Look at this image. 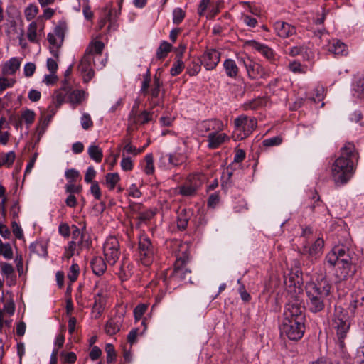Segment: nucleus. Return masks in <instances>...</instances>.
<instances>
[{"label": "nucleus", "instance_id": "obj_1", "mask_svg": "<svg viewBox=\"0 0 364 364\" xmlns=\"http://www.w3.org/2000/svg\"><path fill=\"white\" fill-rule=\"evenodd\" d=\"M340 156L332 166V178L337 186L346 184L353 176L355 161L358 162V154L353 143L347 142L341 149Z\"/></svg>", "mask_w": 364, "mask_h": 364}, {"label": "nucleus", "instance_id": "obj_2", "mask_svg": "<svg viewBox=\"0 0 364 364\" xmlns=\"http://www.w3.org/2000/svg\"><path fill=\"white\" fill-rule=\"evenodd\" d=\"M352 252L343 245L334 246L326 256V262L331 267L337 266L336 276L341 280H346L355 273V266L353 264Z\"/></svg>", "mask_w": 364, "mask_h": 364}, {"label": "nucleus", "instance_id": "obj_3", "mask_svg": "<svg viewBox=\"0 0 364 364\" xmlns=\"http://www.w3.org/2000/svg\"><path fill=\"white\" fill-rule=\"evenodd\" d=\"M331 289L332 284L323 277L314 282L308 284L306 286L308 309L312 313L323 311Z\"/></svg>", "mask_w": 364, "mask_h": 364}, {"label": "nucleus", "instance_id": "obj_4", "mask_svg": "<svg viewBox=\"0 0 364 364\" xmlns=\"http://www.w3.org/2000/svg\"><path fill=\"white\" fill-rule=\"evenodd\" d=\"M282 335H285L289 339L298 341L304 333V321L284 319L279 327Z\"/></svg>", "mask_w": 364, "mask_h": 364}, {"label": "nucleus", "instance_id": "obj_5", "mask_svg": "<svg viewBox=\"0 0 364 364\" xmlns=\"http://www.w3.org/2000/svg\"><path fill=\"white\" fill-rule=\"evenodd\" d=\"M304 306L299 297L296 296L289 300L285 305L284 319L305 321L304 314Z\"/></svg>", "mask_w": 364, "mask_h": 364}, {"label": "nucleus", "instance_id": "obj_6", "mask_svg": "<svg viewBox=\"0 0 364 364\" xmlns=\"http://www.w3.org/2000/svg\"><path fill=\"white\" fill-rule=\"evenodd\" d=\"M333 326L336 330L338 344L341 349L345 347L344 339L350 329V323L342 311L337 314L333 319Z\"/></svg>", "mask_w": 364, "mask_h": 364}, {"label": "nucleus", "instance_id": "obj_7", "mask_svg": "<svg viewBox=\"0 0 364 364\" xmlns=\"http://www.w3.org/2000/svg\"><path fill=\"white\" fill-rule=\"evenodd\" d=\"M138 250L141 263L149 266L152 262L154 252V246L148 237L143 235L139 237Z\"/></svg>", "mask_w": 364, "mask_h": 364}, {"label": "nucleus", "instance_id": "obj_8", "mask_svg": "<svg viewBox=\"0 0 364 364\" xmlns=\"http://www.w3.org/2000/svg\"><path fill=\"white\" fill-rule=\"evenodd\" d=\"M93 49L87 48L85 53L78 65V69L83 75V80L85 82H88L95 75L94 70L91 68V62L92 60V54Z\"/></svg>", "mask_w": 364, "mask_h": 364}, {"label": "nucleus", "instance_id": "obj_9", "mask_svg": "<svg viewBox=\"0 0 364 364\" xmlns=\"http://www.w3.org/2000/svg\"><path fill=\"white\" fill-rule=\"evenodd\" d=\"M243 64L246 68L247 75L251 79L265 78L267 76V73L262 65L253 62L250 59L247 61L243 60Z\"/></svg>", "mask_w": 364, "mask_h": 364}, {"label": "nucleus", "instance_id": "obj_10", "mask_svg": "<svg viewBox=\"0 0 364 364\" xmlns=\"http://www.w3.org/2000/svg\"><path fill=\"white\" fill-rule=\"evenodd\" d=\"M220 59V53L215 49L208 50L200 58V63L203 64L205 69L211 70L214 69Z\"/></svg>", "mask_w": 364, "mask_h": 364}, {"label": "nucleus", "instance_id": "obj_11", "mask_svg": "<svg viewBox=\"0 0 364 364\" xmlns=\"http://www.w3.org/2000/svg\"><path fill=\"white\" fill-rule=\"evenodd\" d=\"M183 262H175L174 268L170 275V277L176 281H186L188 280L191 283V271L186 267L183 266Z\"/></svg>", "mask_w": 364, "mask_h": 364}, {"label": "nucleus", "instance_id": "obj_12", "mask_svg": "<svg viewBox=\"0 0 364 364\" xmlns=\"http://www.w3.org/2000/svg\"><path fill=\"white\" fill-rule=\"evenodd\" d=\"M245 44L262 54L267 60L272 63L276 60V55L273 50L264 44H262L256 41H247Z\"/></svg>", "mask_w": 364, "mask_h": 364}, {"label": "nucleus", "instance_id": "obj_13", "mask_svg": "<svg viewBox=\"0 0 364 364\" xmlns=\"http://www.w3.org/2000/svg\"><path fill=\"white\" fill-rule=\"evenodd\" d=\"M200 184V183L194 176H191L178 188L179 193L183 196H192L196 194Z\"/></svg>", "mask_w": 364, "mask_h": 364}, {"label": "nucleus", "instance_id": "obj_14", "mask_svg": "<svg viewBox=\"0 0 364 364\" xmlns=\"http://www.w3.org/2000/svg\"><path fill=\"white\" fill-rule=\"evenodd\" d=\"M274 26L277 34L282 38H288L296 33V28L284 21H277Z\"/></svg>", "mask_w": 364, "mask_h": 364}, {"label": "nucleus", "instance_id": "obj_15", "mask_svg": "<svg viewBox=\"0 0 364 364\" xmlns=\"http://www.w3.org/2000/svg\"><path fill=\"white\" fill-rule=\"evenodd\" d=\"M284 283L289 287H300L303 284L301 271L296 269L295 272H291L287 277H284Z\"/></svg>", "mask_w": 364, "mask_h": 364}, {"label": "nucleus", "instance_id": "obj_16", "mask_svg": "<svg viewBox=\"0 0 364 364\" xmlns=\"http://www.w3.org/2000/svg\"><path fill=\"white\" fill-rule=\"evenodd\" d=\"M122 322L120 316H116L109 319L105 325L106 333L110 336L116 334L120 330Z\"/></svg>", "mask_w": 364, "mask_h": 364}, {"label": "nucleus", "instance_id": "obj_17", "mask_svg": "<svg viewBox=\"0 0 364 364\" xmlns=\"http://www.w3.org/2000/svg\"><path fill=\"white\" fill-rule=\"evenodd\" d=\"M227 138L228 136L224 133L219 134L217 132L210 133L208 136V148L211 149H217Z\"/></svg>", "mask_w": 364, "mask_h": 364}, {"label": "nucleus", "instance_id": "obj_18", "mask_svg": "<svg viewBox=\"0 0 364 364\" xmlns=\"http://www.w3.org/2000/svg\"><path fill=\"white\" fill-rule=\"evenodd\" d=\"M92 272L97 276L102 275L107 269V264L101 257H95L90 262Z\"/></svg>", "mask_w": 364, "mask_h": 364}, {"label": "nucleus", "instance_id": "obj_19", "mask_svg": "<svg viewBox=\"0 0 364 364\" xmlns=\"http://www.w3.org/2000/svg\"><path fill=\"white\" fill-rule=\"evenodd\" d=\"M21 61L16 58H12L4 65L2 74L4 75H14L19 69Z\"/></svg>", "mask_w": 364, "mask_h": 364}, {"label": "nucleus", "instance_id": "obj_20", "mask_svg": "<svg viewBox=\"0 0 364 364\" xmlns=\"http://www.w3.org/2000/svg\"><path fill=\"white\" fill-rule=\"evenodd\" d=\"M191 217V211L186 209L181 210L177 217V227L180 230H185Z\"/></svg>", "mask_w": 364, "mask_h": 364}, {"label": "nucleus", "instance_id": "obj_21", "mask_svg": "<svg viewBox=\"0 0 364 364\" xmlns=\"http://www.w3.org/2000/svg\"><path fill=\"white\" fill-rule=\"evenodd\" d=\"M323 245V240L318 238L311 247H304V253H308L311 257L316 256L321 252Z\"/></svg>", "mask_w": 364, "mask_h": 364}, {"label": "nucleus", "instance_id": "obj_22", "mask_svg": "<svg viewBox=\"0 0 364 364\" xmlns=\"http://www.w3.org/2000/svg\"><path fill=\"white\" fill-rule=\"evenodd\" d=\"M223 66L228 77L235 78L238 74V68L235 60L226 59L223 63Z\"/></svg>", "mask_w": 364, "mask_h": 364}, {"label": "nucleus", "instance_id": "obj_23", "mask_svg": "<svg viewBox=\"0 0 364 364\" xmlns=\"http://www.w3.org/2000/svg\"><path fill=\"white\" fill-rule=\"evenodd\" d=\"M53 117V114H48V115H42L38 124L36 127V131L38 134V139H40L43 134H44L49 122H50L51 119Z\"/></svg>", "mask_w": 364, "mask_h": 364}, {"label": "nucleus", "instance_id": "obj_24", "mask_svg": "<svg viewBox=\"0 0 364 364\" xmlns=\"http://www.w3.org/2000/svg\"><path fill=\"white\" fill-rule=\"evenodd\" d=\"M172 45L166 41H163L156 50V58L159 60L164 59L171 50Z\"/></svg>", "mask_w": 364, "mask_h": 364}, {"label": "nucleus", "instance_id": "obj_25", "mask_svg": "<svg viewBox=\"0 0 364 364\" xmlns=\"http://www.w3.org/2000/svg\"><path fill=\"white\" fill-rule=\"evenodd\" d=\"M90 157L97 163H100L103 158L102 149L97 145H91L87 150Z\"/></svg>", "mask_w": 364, "mask_h": 364}, {"label": "nucleus", "instance_id": "obj_26", "mask_svg": "<svg viewBox=\"0 0 364 364\" xmlns=\"http://www.w3.org/2000/svg\"><path fill=\"white\" fill-rule=\"evenodd\" d=\"M84 94V91L79 90H75L70 92L68 95L69 102L73 105L80 104L82 101Z\"/></svg>", "mask_w": 364, "mask_h": 364}, {"label": "nucleus", "instance_id": "obj_27", "mask_svg": "<svg viewBox=\"0 0 364 364\" xmlns=\"http://www.w3.org/2000/svg\"><path fill=\"white\" fill-rule=\"evenodd\" d=\"M67 30V23L65 21H60L54 28V35L60 39V44L58 47H60L65 38V33Z\"/></svg>", "mask_w": 364, "mask_h": 364}, {"label": "nucleus", "instance_id": "obj_28", "mask_svg": "<svg viewBox=\"0 0 364 364\" xmlns=\"http://www.w3.org/2000/svg\"><path fill=\"white\" fill-rule=\"evenodd\" d=\"M119 243L117 239L114 237H110L107 239L104 244L103 252L108 251H119Z\"/></svg>", "mask_w": 364, "mask_h": 364}, {"label": "nucleus", "instance_id": "obj_29", "mask_svg": "<svg viewBox=\"0 0 364 364\" xmlns=\"http://www.w3.org/2000/svg\"><path fill=\"white\" fill-rule=\"evenodd\" d=\"M346 48V44L341 42L340 41H336L332 44V46L330 48L329 50L336 55H346L347 51Z\"/></svg>", "mask_w": 364, "mask_h": 364}, {"label": "nucleus", "instance_id": "obj_30", "mask_svg": "<svg viewBox=\"0 0 364 364\" xmlns=\"http://www.w3.org/2000/svg\"><path fill=\"white\" fill-rule=\"evenodd\" d=\"M119 180L120 177L117 173H108L105 176L106 185L110 190H113L114 188Z\"/></svg>", "mask_w": 364, "mask_h": 364}, {"label": "nucleus", "instance_id": "obj_31", "mask_svg": "<svg viewBox=\"0 0 364 364\" xmlns=\"http://www.w3.org/2000/svg\"><path fill=\"white\" fill-rule=\"evenodd\" d=\"M0 255L6 259H11L14 254L11 246L9 243H3L0 239Z\"/></svg>", "mask_w": 364, "mask_h": 364}, {"label": "nucleus", "instance_id": "obj_32", "mask_svg": "<svg viewBox=\"0 0 364 364\" xmlns=\"http://www.w3.org/2000/svg\"><path fill=\"white\" fill-rule=\"evenodd\" d=\"M105 351L107 353V363L108 364L115 363L117 353L114 346L111 343H107L105 346Z\"/></svg>", "mask_w": 364, "mask_h": 364}, {"label": "nucleus", "instance_id": "obj_33", "mask_svg": "<svg viewBox=\"0 0 364 364\" xmlns=\"http://www.w3.org/2000/svg\"><path fill=\"white\" fill-rule=\"evenodd\" d=\"M37 23L35 21H33L30 23L28 32H27V37L30 42L31 43H38L37 40Z\"/></svg>", "mask_w": 364, "mask_h": 364}, {"label": "nucleus", "instance_id": "obj_34", "mask_svg": "<svg viewBox=\"0 0 364 364\" xmlns=\"http://www.w3.org/2000/svg\"><path fill=\"white\" fill-rule=\"evenodd\" d=\"M38 13V6L33 4H31L28 6H27L24 11L25 16L27 21H31L34 18Z\"/></svg>", "mask_w": 364, "mask_h": 364}, {"label": "nucleus", "instance_id": "obj_35", "mask_svg": "<svg viewBox=\"0 0 364 364\" xmlns=\"http://www.w3.org/2000/svg\"><path fill=\"white\" fill-rule=\"evenodd\" d=\"M186 16L185 12L181 8H176L173 11V23L175 25H179Z\"/></svg>", "mask_w": 364, "mask_h": 364}, {"label": "nucleus", "instance_id": "obj_36", "mask_svg": "<svg viewBox=\"0 0 364 364\" xmlns=\"http://www.w3.org/2000/svg\"><path fill=\"white\" fill-rule=\"evenodd\" d=\"M104 255L107 262L111 265H114L119 257L120 252L119 250L104 252Z\"/></svg>", "mask_w": 364, "mask_h": 364}, {"label": "nucleus", "instance_id": "obj_37", "mask_svg": "<svg viewBox=\"0 0 364 364\" xmlns=\"http://www.w3.org/2000/svg\"><path fill=\"white\" fill-rule=\"evenodd\" d=\"M353 90L358 97H364V77L355 81L353 85Z\"/></svg>", "mask_w": 364, "mask_h": 364}, {"label": "nucleus", "instance_id": "obj_38", "mask_svg": "<svg viewBox=\"0 0 364 364\" xmlns=\"http://www.w3.org/2000/svg\"><path fill=\"white\" fill-rule=\"evenodd\" d=\"M1 273L5 275L6 277H9L14 274V269L13 266L7 262H2L0 263Z\"/></svg>", "mask_w": 364, "mask_h": 364}, {"label": "nucleus", "instance_id": "obj_39", "mask_svg": "<svg viewBox=\"0 0 364 364\" xmlns=\"http://www.w3.org/2000/svg\"><path fill=\"white\" fill-rule=\"evenodd\" d=\"M80 268L77 264L74 263L70 268V272L68 274V277L71 283L75 282L79 275Z\"/></svg>", "mask_w": 364, "mask_h": 364}, {"label": "nucleus", "instance_id": "obj_40", "mask_svg": "<svg viewBox=\"0 0 364 364\" xmlns=\"http://www.w3.org/2000/svg\"><path fill=\"white\" fill-rule=\"evenodd\" d=\"M184 68V63L181 59H178L172 65L171 68V75L172 76H176L179 75L183 69Z\"/></svg>", "mask_w": 364, "mask_h": 364}, {"label": "nucleus", "instance_id": "obj_41", "mask_svg": "<svg viewBox=\"0 0 364 364\" xmlns=\"http://www.w3.org/2000/svg\"><path fill=\"white\" fill-rule=\"evenodd\" d=\"M35 116L36 114L31 109H26L21 114V119L29 126L34 122Z\"/></svg>", "mask_w": 364, "mask_h": 364}, {"label": "nucleus", "instance_id": "obj_42", "mask_svg": "<svg viewBox=\"0 0 364 364\" xmlns=\"http://www.w3.org/2000/svg\"><path fill=\"white\" fill-rule=\"evenodd\" d=\"M145 161L146 163L144 171L146 174H152L154 171V158L151 154H149L145 156Z\"/></svg>", "mask_w": 364, "mask_h": 364}, {"label": "nucleus", "instance_id": "obj_43", "mask_svg": "<svg viewBox=\"0 0 364 364\" xmlns=\"http://www.w3.org/2000/svg\"><path fill=\"white\" fill-rule=\"evenodd\" d=\"M80 123L82 125V127L85 130H87L93 127V122L87 113H84L82 116L80 118Z\"/></svg>", "mask_w": 364, "mask_h": 364}, {"label": "nucleus", "instance_id": "obj_44", "mask_svg": "<svg viewBox=\"0 0 364 364\" xmlns=\"http://www.w3.org/2000/svg\"><path fill=\"white\" fill-rule=\"evenodd\" d=\"M147 305L144 304H139L135 307L134 309V315L136 321H139L141 318L142 316L147 310Z\"/></svg>", "mask_w": 364, "mask_h": 364}, {"label": "nucleus", "instance_id": "obj_45", "mask_svg": "<svg viewBox=\"0 0 364 364\" xmlns=\"http://www.w3.org/2000/svg\"><path fill=\"white\" fill-rule=\"evenodd\" d=\"M60 356L63 358L64 363L73 364L77 360L76 354L73 352L67 353L65 351H62L60 353Z\"/></svg>", "mask_w": 364, "mask_h": 364}, {"label": "nucleus", "instance_id": "obj_46", "mask_svg": "<svg viewBox=\"0 0 364 364\" xmlns=\"http://www.w3.org/2000/svg\"><path fill=\"white\" fill-rule=\"evenodd\" d=\"M15 159H16L15 152L13 151H11L5 154L1 157L2 164H4V165H6L8 167H10L13 164Z\"/></svg>", "mask_w": 364, "mask_h": 364}, {"label": "nucleus", "instance_id": "obj_47", "mask_svg": "<svg viewBox=\"0 0 364 364\" xmlns=\"http://www.w3.org/2000/svg\"><path fill=\"white\" fill-rule=\"evenodd\" d=\"M65 176L69 180L68 183H75L80 176L79 171L74 168L68 169L65 173Z\"/></svg>", "mask_w": 364, "mask_h": 364}, {"label": "nucleus", "instance_id": "obj_48", "mask_svg": "<svg viewBox=\"0 0 364 364\" xmlns=\"http://www.w3.org/2000/svg\"><path fill=\"white\" fill-rule=\"evenodd\" d=\"M282 142V138L279 136H276L269 139H264L262 141V144L264 146L269 147L274 146H278Z\"/></svg>", "mask_w": 364, "mask_h": 364}, {"label": "nucleus", "instance_id": "obj_49", "mask_svg": "<svg viewBox=\"0 0 364 364\" xmlns=\"http://www.w3.org/2000/svg\"><path fill=\"white\" fill-rule=\"evenodd\" d=\"M201 65L202 64L200 63V59H198V61L197 63L193 62L192 65H189L187 68V73L190 76L196 75L200 70Z\"/></svg>", "mask_w": 364, "mask_h": 364}, {"label": "nucleus", "instance_id": "obj_50", "mask_svg": "<svg viewBox=\"0 0 364 364\" xmlns=\"http://www.w3.org/2000/svg\"><path fill=\"white\" fill-rule=\"evenodd\" d=\"M360 307H363V306L359 303H357V299L352 294L351 299L348 306V311L352 315H354L356 311Z\"/></svg>", "mask_w": 364, "mask_h": 364}, {"label": "nucleus", "instance_id": "obj_51", "mask_svg": "<svg viewBox=\"0 0 364 364\" xmlns=\"http://www.w3.org/2000/svg\"><path fill=\"white\" fill-rule=\"evenodd\" d=\"M65 189L67 193H80L82 190V187L80 185H75V183H68L65 185Z\"/></svg>", "mask_w": 364, "mask_h": 364}, {"label": "nucleus", "instance_id": "obj_52", "mask_svg": "<svg viewBox=\"0 0 364 364\" xmlns=\"http://www.w3.org/2000/svg\"><path fill=\"white\" fill-rule=\"evenodd\" d=\"M16 82L14 79H7L6 77H0V92H2L8 87H12Z\"/></svg>", "mask_w": 364, "mask_h": 364}, {"label": "nucleus", "instance_id": "obj_53", "mask_svg": "<svg viewBox=\"0 0 364 364\" xmlns=\"http://www.w3.org/2000/svg\"><path fill=\"white\" fill-rule=\"evenodd\" d=\"M154 215L155 212L151 210H148L146 211L139 213L137 219L139 220L140 223L146 222L150 220L154 216Z\"/></svg>", "mask_w": 364, "mask_h": 364}, {"label": "nucleus", "instance_id": "obj_54", "mask_svg": "<svg viewBox=\"0 0 364 364\" xmlns=\"http://www.w3.org/2000/svg\"><path fill=\"white\" fill-rule=\"evenodd\" d=\"M122 168L125 171H129L133 169V162L130 157H125L123 154L122 159L121 161Z\"/></svg>", "mask_w": 364, "mask_h": 364}, {"label": "nucleus", "instance_id": "obj_55", "mask_svg": "<svg viewBox=\"0 0 364 364\" xmlns=\"http://www.w3.org/2000/svg\"><path fill=\"white\" fill-rule=\"evenodd\" d=\"M132 274V272H127V270L125 269V258L122 259V265L119 269V272L118 273L119 277L122 280H127L128 279L131 275Z\"/></svg>", "mask_w": 364, "mask_h": 364}, {"label": "nucleus", "instance_id": "obj_56", "mask_svg": "<svg viewBox=\"0 0 364 364\" xmlns=\"http://www.w3.org/2000/svg\"><path fill=\"white\" fill-rule=\"evenodd\" d=\"M77 243L75 241L72 240L68 242V245L65 247V257L69 259L74 255V251L76 248Z\"/></svg>", "mask_w": 364, "mask_h": 364}, {"label": "nucleus", "instance_id": "obj_57", "mask_svg": "<svg viewBox=\"0 0 364 364\" xmlns=\"http://www.w3.org/2000/svg\"><path fill=\"white\" fill-rule=\"evenodd\" d=\"M105 304V301L103 298H97V296H95V302L92 308L93 309L97 310L99 314L102 312Z\"/></svg>", "mask_w": 364, "mask_h": 364}, {"label": "nucleus", "instance_id": "obj_58", "mask_svg": "<svg viewBox=\"0 0 364 364\" xmlns=\"http://www.w3.org/2000/svg\"><path fill=\"white\" fill-rule=\"evenodd\" d=\"M71 73H72V66H70L65 72V74H64L65 80L63 82V86L61 87V90L65 91L67 93H68L71 90L70 87L69 86L68 80H67V78L70 75Z\"/></svg>", "mask_w": 364, "mask_h": 364}, {"label": "nucleus", "instance_id": "obj_59", "mask_svg": "<svg viewBox=\"0 0 364 364\" xmlns=\"http://www.w3.org/2000/svg\"><path fill=\"white\" fill-rule=\"evenodd\" d=\"M151 117L152 114L150 112L144 110L140 114H139L137 119L140 124H145L151 120Z\"/></svg>", "mask_w": 364, "mask_h": 364}, {"label": "nucleus", "instance_id": "obj_60", "mask_svg": "<svg viewBox=\"0 0 364 364\" xmlns=\"http://www.w3.org/2000/svg\"><path fill=\"white\" fill-rule=\"evenodd\" d=\"M96 176V171L92 166L88 167L87 169L86 173L85 175V181L87 183H90L94 182L92 180Z\"/></svg>", "mask_w": 364, "mask_h": 364}, {"label": "nucleus", "instance_id": "obj_61", "mask_svg": "<svg viewBox=\"0 0 364 364\" xmlns=\"http://www.w3.org/2000/svg\"><path fill=\"white\" fill-rule=\"evenodd\" d=\"M90 192L97 200H99L100 198V197H101L100 188L97 181H94L92 183V186L90 187Z\"/></svg>", "mask_w": 364, "mask_h": 364}, {"label": "nucleus", "instance_id": "obj_62", "mask_svg": "<svg viewBox=\"0 0 364 364\" xmlns=\"http://www.w3.org/2000/svg\"><path fill=\"white\" fill-rule=\"evenodd\" d=\"M47 68L50 73L55 74L58 68L57 62L53 58H48L47 60Z\"/></svg>", "mask_w": 364, "mask_h": 364}, {"label": "nucleus", "instance_id": "obj_63", "mask_svg": "<svg viewBox=\"0 0 364 364\" xmlns=\"http://www.w3.org/2000/svg\"><path fill=\"white\" fill-rule=\"evenodd\" d=\"M36 70V65L33 63H28L24 66V75L26 77H31Z\"/></svg>", "mask_w": 364, "mask_h": 364}, {"label": "nucleus", "instance_id": "obj_64", "mask_svg": "<svg viewBox=\"0 0 364 364\" xmlns=\"http://www.w3.org/2000/svg\"><path fill=\"white\" fill-rule=\"evenodd\" d=\"M309 364H340L338 361H332L331 359L326 357H321L316 361L309 363Z\"/></svg>", "mask_w": 364, "mask_h": 364}]
</instances>
